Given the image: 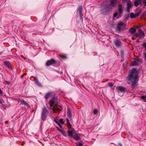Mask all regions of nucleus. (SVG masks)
I'll use <instances>...</instances> for the list:
<instances>
[{
	"label": "nucleus",
	"instance_id": "10",
	"mask_svg": "<svg viewBox=\"0 0 146 146\" xmlns=\"http://www.w3.org/2000/svg\"><path fill=\"white\" fill-rule=\"evenodd\" d=\"M118 10L119 15L121 14L122 13V6L121 4H119L117 7Z\"/></svg>",
	"mask_w": 146,
	"mask_h": 146
},
{
	"label": "nucleus",
	"instance_id": "33",
	"mask_svg": "<svg viewBox=\"0 0 146 146\" xmlns=\"http://www.w3.org/2000/svg\"><path fill=\"white\" fill-rule=\"evenodd\" d=\"M139 33L141 34V33H144L142 31V30L141 29H140L138 31Z\"/></svg>",
	"mask_w": 146,
	"mask_h": 146
},
{
	"label": "nucleus",
	"instance_id": "44",
	"mask_svg": "<svg viewBox=\"0 0 146 146\" xmlns=\"http://www.w3.org/2000/svg\"><path fill=\"white\" fill-rule=\"evenodd\" d=\"M119 146H122V145L120 143L119 144Z\"/></svg>",
	"mask_w": 146,
	"mask_h": 146
},
{
	"label": "nucleus",
	"instance_id": "28",
	"mask_svg": "<svg viewBox=\"0 0 146 146\" xmlns=\"http://www.w3.org/2000/svg\"><path fill=\"white\" fill-rule=\"evenodd\" d=\"M77 146H82L83 144L80 142H78L76 144Z\"/></svg>",
	"mask_w": 146,
	"mask_h": 146
},
{
	"label": "nucleus",
	"instance_id": "2",
	"mask_svg": "<svg viewBox=\"0 0 146 146\" xmlns=\"http://www.w3.org/2000/svg\"><path fill=\"white\" fill-rule=\"evenodd\" d=\"M54 103L55 102L54 100H51L50 101L49 104L51 107V109L54 112L56 113L62 110V108L60 106L57 105H56L53 107H52Z\"/></svg>",
	"mask_w": 146,
	"mask_h": 146
},
{
	"label": "nucleus",
	"instance_id": "18",
	"mask_svg": "<svg viewBox=\"0 0 146 146\" xmlns=\"http://www.w3.org/2000/svg\"><path fill=\"white\" fill-rule=\"evenodd\" d=\"M34 81L36 84H37L38 85L40 86L41 85V84L39 82L38 79L37 78H34Z\"/></svg>",
	"mask_w": 146,
	"mask_h": 146
},
{
	"label": "nucleus",
	"instance_id": "6",
	"mask_svg": "<svg viewBox=\"0 0 146 146\" xmlns=\"http://www.w3.org/2000/svg\"><path fill=\"white\" fill-rule=\"evenodd\" d=\"M114 44L116 47H119L121 45V43L119 39H116L114 41Z\"/></svg>",
	"mask_w": 146,
	"mask_h": 146
},
{
	"label": "nucleus",
	"instance_id": "29",
	"mask_svg": "<svg viewBox=\"0 0 146 146\" xmlns=\"http://www.w3.org/2000/svg\"><path fill=\"white\" fill-rule=\"evenodd\" d=\"M108 86L110 87V88H111L113 86V84H112L111 83H109L108 84Z\"/></svg>",
	"mask_w": 146,
	"mask_h": 146
},
{
	"label": "nucleus",
	"instance_id": "41",
	"mask_svg": "<svg viewBox=\"0 0 146 146\" xmlns=\"http://www.w3.org/2000/svg\"><path fill=\"white\" fill-rule=\"evenodd\" d=\"M3 94V92L1 90V89L0 88V94Z\"/></svg>",
	"mask_w": 146,
	"mask_h": 146
},
{
	"label": "nucleus",
	"instance_id": "22",
	"mask_svg": "<svg viewBox=\"0 0 146 146\" xmlns=\"http://www.w3.org/2000/svg\"><path fill=\"white\" fill-rule=\"evenodd\" d=\"M59 131L61 133L62 135H63L64 136L66 135V133L65 131H64L63 130H62L61 129L59 130Z\"/></svg>",
	"mask_w": 146,
	"mask_h": 146
},
{
	"label": "nucleus",
	"instance_id": "32",
	"mask_svg": "<svg viewBox=\"0 0 146 146\" xmlns=\"http://www.w3.org/2000/svg\"><path fill=\"white\" fill-rule=\"evenodd\" d=\"M118 13L117 12H116L115 13L113 14V17H116L117 16Z\"/></svg>",
	"mask_w": 146,
	"mask_h": 146
},
{
	"label": "nucleus",
	"instance_id": "4",
	"mask_svg": "<svg viewBox=\"0 0 146 146\" xmlns=\"http://www.w3.org/2000/svg\"><path fill=\"white\" fill-rule=\"evenodd\" d=\"M125 27V25L122 22L119 23L117 27V30L120 31L121 30L123 29Z\"/></svg>",
	"mask_w": 146,
	"mask_h": 146
},
{
	"label": "nucleus",
	"instance_id": "40",
	"mask_svg": "<svg viewBox=\"0 0 146 146\" xmlns=\"http://www.w3.org/2000/svg\"><path fill=\"white\" fill-rule=\"evenodd\" d=\"M143 2L145 4V5L146 6V0H144Z\"/></svg>",
	"mask_w": 146,
	"mask_h": 146
},
{
	"label": "nucleus",
	"instance_id": "12",
	"mask_svg": "<svg viewBox=\"0 0 146 146\" xmlns=\"http://www.w3.org/2000/svg\"><path fill=\"white\" fill-rule=\"evenodd\" d=\"M127 12L129 11V10L132 6V5L130 1H128L127 4Z\"/></svg>",
	"mask_w": 146,
	"mask_h": 146
},
{
	"label": "nucleus",
	"instance_id": "8",
	"mask_svg": "<svg viewBox=\"0 0 146 146\" xmlns=\"http://www.w3.org/2000/svg\"><path fill=\"white\" fill-rule=\"evenodd\" d=\"M56 62L55 60L51 59L50 60L47 62L46 63V65L47 66H49L52 64H54Z\"/></svg>",
	"mask_w": 146,
	"mask_h": 146
},
{
	"label": "nucleus",
	"instance_id": "38",
	"mask_svg": "<svg viewBox=\"0 0 146 146\" xmlns=\"http://www.w3.org/2000/svg\"><path fill=\"white\" fill-rule=\"evenodd\" d=\"M57 123H58V124H57L59 126V127H60V128H62V125L59 123V122H57Z\"/></svg>",
	"mask_w": 146,
	"mask_h": 146
},
{
	"label": "nucleus",
	"instance_id": "9",
	"mask_svg": "<svg viewBox=\"0 0 146 146\" xmlns=\"http://www.w3.org/2000/svg\"><path fill=\"white\" fill-rule=\"evenodd\" d=\"M67 114L68 116L70 119H72V117L71 112L70 108H68L67 110Z\"/></svg>",
	"mask_w": 146,
	"mask_h": 146
},
{
	"label": "nucleus",
	"instance_id": "24",
	"mask_svg": "<svg viewBox=\"0 0 146 146\" xmlns=\"http://www.w3.org/2000/svg\"><path fill=\"white\" fill-rule=\"evenodd\" d=\"M130 17L131 18H133L135 17V15L133 13H131L130 14Z\"/></svg>",
	"mask_w": 146,
	"mask_h": 146
},
{
	"label": "nucleus",
	"instance_id": "27",
	"mask_svg": "<svg viewBox=\"0 0 146 146\" xmlns=\"http://www.w3.org/2000/svg\"><path fill=\"white\" fill-rule=\"evenodd\" d=\"M6 64L8 66V67L9 68L10 67H11V65L9 62H7Z\"/></svg>",
	"mask_w": 146,
	"mask_h": 146
},
{
	"label": "nucleus",
	"instance_id": "34",
	"mask_svg": "<svg viewBox=\"0 0 146 146\" xmlns=\"http://www.w3.org/2000/svg\"><path fill=\"white\" fill-rule=\"evenodd\" d=\"M133 36L135 38H138V33H135L133 34Z\"/></svg>",
	"mask_w": 146,
	"mask_h": 146
},
{
	"label": "nucleus",
	"instance_id": "26",
	"mask_svg": "<svg viewBox=\"0 0 146 146\" xmlns=\"http://www.w3.org/2000/svg\"><path fill=\"white\" fill-rule=\"evenodd\" d=\"M141 98L144 100V101L146 102V96H143Z\"/></svg>",
	"mask_w": 146,
	"mask_h": 146
},
{
	"label": "nucleus",
	"instance_id": "1",
	"mask_svg": "<svg viewBox=\"0 0 146 146\" xmlns=\"http://www.w3.org/2000/svg\"><path fill=\"white\" fill-rule=\"evenodd\" d=\"M138 72L135 68H133L129 71V74L127 77L128 81V83H131V87L134 89L137 85V83L138 80Z\"/></svg>",
	"mask_w": 146,
	"mask_h": 146
},
{
	"label": "nucleus",
	"instance_id": "20",
	"mask_svg": "<svg viewBox=\"0 0 146 146\" xmlns=\"http://www.w3.org/2000/svg\"><path fill=\"white\" fill-rule=\"evenodd\" d=\"M129 32L131 34L133 33L136 32V30L134 28H132L129 29Z\"/></svg>",
	"mask_w": 146,
	"mask_h": 146
},
{
	"label": "nucleus",
	"instance_id": "36",
	"mask_svg": "<svg viewBox=\"0 0 146 146\" xmlns=\"http://www.w3.org/2000/svg\"><path fill=\"white\" fill-rule=\"evenodd\" d=\"M143 55L144 56L145 59L146 60V52L143 53Z\"/></svg>",
	"mask_w": 146,
	"mask_h": 146
},
{
	"label": "nucleus",
	"instance_id": "16",
	"mask_svg": "<svg viewBox=\"0 0 146 146\" xmlns=\"http://www.w3.org/2000/svg\"><path fill=\"white\" fill-rule=\"evenodd\" d=\"M51 94V92H48L46 94L45 98L46 100H47L48 99V98L50 96Z\"/></svg>",
	"mask_w": 146,
	"mask_h": 146
},
{
	"label": "nucleus",
	"instance_id": "45",
	"mask_svg": "<svg viewBox=\"0 0 146 146\" xmlns=\"http://www.w3.org/2000/svg\"><path fill=\"white\" fill-rule=\"evenodd\" d=\"M80 8V9H82V6H80L79 7Z\"/></svg>",
	"mask_w": 146,
	"mask_h": 146
},
{
	"label": "nucleus",
	"instance_id": "7",
	"mask_svg": "<svg viewBox=\"0 0 146 146\" xmlns=\"http://www.w3.org/2000/svg\"><path fill=\"white\" fill-rule=\"evenodd\" d=\"M136 59L137 61H134L131 63V66L138 65L139 64V58H136Z\"/></svg>",
	"mask_w": 146,
	"mask_h": 146
},
{
	"label": "nucleus",
	"instance_id": "31",
	"mask_svg": "<svg viewBox=\"0 0 146 146\" xmlns=\"http://www.w3.org/2000/svg\"><path fill=\"white\" fill-rule=\"evenodd\" d=\"M98 111L97 110L95 109L93 111V113L94 114H96L98 113Z\"/></svg>",
	"mask_w": 146,
	"mask_h": 146
},
{
	"label": "nucleus",
	"instance_id": "30",
	"mask_svg": "<svg viewBox=\"0 0 146 146\" xmlns=\"http://www.w3.org/2000/svg\"><path fill=\"white\" fill-rule=\"evenodd\" d=\"M60 122L61 124H63L64 123V121H63V119H61L60 120Z\"/></svg>",
	"mask_w": 146,
	"mask_h": 146
},
{
	"label": "nucleus",
	"instance_id": "11",
	"mask_svg": "<svg viewBox=\"0 0 146 146\" xmlns=\"http://www.w3.org/2000/svg\"><path fill=\"white\" fill-rule=\"evenodd\" d=\"M117 0H110V4L112 7H114L116 5L117 3Z\"/></svg>",
	"mask_w": 146,
	"mask_h": 146
},
{
	"label": "nucleus",
	"instance_id": "39",
	"mask_svg": "<svg viewBox=\"0 0 146 146\" xmlns=\"http://www.w3.org/2000/svg\"><path fill=\"white\" fill-rule=\"evenodd\" d=\"M5 84H7V85H9L10 84V82L7 81H6L5 82Z\"/></svg>",
	"mask_w": 146,
	"mask_h": 146
},
{
	"label": "nucleus",
	"instance_id": "46",
	"mask_svg": "<svg viewBox=\"0 0 146 146\" xmlns=\"http://www.w3.org/2000/svg\"><path fill=\"white\" fill-rule=\"evenodd\" d=\"M129 17V16H128V17Z\"/></svg>",
	"mask_w": 146,
	"mask_h": 146
},
{
	"label": "nucleus",
	"instance_id": "21",
	"mask_svg": "<svg viewBox=\"0 0 146 146\" xmlns=\"http://www.w3.org/2000/svg\"><path fill=\"white\" fill-rule=\"evenodd\" d=\"M144 36L145 35L144 33H138V38H141L142 37Z\"/></svg>",
	"mask_w": 146,
	"mask_h": 146
},
{
	"label": "nucleus",
	"instance_id": "3",
	"mask_svg": "<svg viewBox=\"0 0 146 146\" xmlns=\"http://www.w3.org/2000/svg\"><path fill=\"white\" fill-rule=\"evenodd\" d=\"M48 113L49 112L45 107H44L42 108L41 113V118L42 120L44 121L46 119Z\"/></svg>",
	"mask_w": 146,
	"mask_h": 146
},
{
	"label": "nucleus",
	"instance_id": "23",
	"mask_svg": "<svg viewBox=\"0 0 146 146\" xmlns=\"http://www.w3.org/2000/svg\"><path fill=\"white\" fill-rule=\"evenodd\" d=\"M59 56L63 59H66V56L65 54H61L59 55Z\"/></svg>",
	"mask_w": 146,
	"mask_h": 146
},
{
	"label": "nucleus",
	"instance_id": "19",
	"mask_svg": "<svg viewBox=\"0 0 146 146\" xmlns=\"http://www.w3.org/2000/svg\"><path fill=\"white\" fill-rule=\"evenodd\" d=\"M66 122L67 125V126L69 127L70 128H71V126L69 121L68 119V118H66Z\"/></svg>",
	"mask_w": 146,
	"mask_h": 146
},
{
	"label": "nucleus",
	"instance_id": "13",
	"mask_svg": "<svg viewBox=\"0 0 146 146\" xmlns=\"http://www.w3.org/2000/svg\"><path fill=\"white\" fill-rule=\"evenodd\" d=\"M18 101L20 102L21 104L22 105H25L27 102L21 98H19L18 99Z\"/></svg>",
	"mask_w": 146,
	"mask_h": 146
},
{
	"label": "nucleus",
	"instance_id": "25",
	"mask_svg": "<svg viewBox=\"0 0 146 146\" xmlns=\"http://www.w3.org/2000/svg\"><path fill=\"white\" fill-rule=\"evenodd\" d=\"M24 105L25 106V108H26L27 109H29L30 108V106L27 102Z\"/></svg>",
	"mask_w": 146,
	"mask_h": 146
},
{
	"label": "nucleus",
	"instance_id": "43",
	"mask_svg": "<svg viewBox=\"0 0 146 146\" xmlns=\"http://www.w3.org/2000/svg\"><path fill=\"white\" fill-rule=\"evenodd\" d=\"M56 129H57L59 131V130H60L61 129L59 128L58 127H56Z\"/></svg>",
	"mask_w": 146,
	"mask_h": 146
},
{
	"label": "nucleus",
	"instance_id": "37",
	"mask_svg": "<svg viewBox=\"0 0 146 146\" xmlns=\"http://www.w3.org/2000/svg\"><path fill=\"white\" fill-rule=\"evenodd\" d=\"M54 121H55V122L57 124H58V123H57V122H59L57 121V120L55 118H54Z\"/></svg>",
	"mask_w": 146,
	"mask_h": 146
},
{
	"label": "nucleus",
	"instance_id": "17",
	"mask_svg": "<svg viewBox=\"0 0 146 146\" xmlns=\"http://www.w3.org/2000/svg\"><path fill=\"white\" fill-rule=\"evenodd\" d=\"M73 137L76 140H78L80 139L79 136L77 134L74 135L73 136Z\"/></svg>",
	"mask_w": 146,
	"mask_h": 146
},
{
	"label": "nucleus",
	"instance_id": "15",
	"mask_svg": "<svg viewBox=\"0 0 146 146\" xmlns=\"http://www.w3.org/2000/svg\"><path fill=\"white\" fill-rule=\"evenodd\" d=\"M74 131H71L69 130L68 131V135L70 136H72L73 135V134H74Z\"/></svg>",
	"mask_w": 146,
	"mask_h": 146
},
{
	"label": "nucleus",
	"instance_id": "14",
	"mask_svg": "<svg viewBox=\"0 0 146 146\" xmlns=\"http://www.w3.org/2000/svg\"><path fill=\"white\" fill-rule=\"evenodd\" d=\"M141 3V1L140 0H136L134 2V5L136 7H137Z\"/></svg>",
	"mask_w": 146,
	"mask_h": 146
},
{
	"label": "nucleus",
	"instance_id": "42",
	"mask_svg": "<svg viewBox=\"0 0 146 146\" xmlns=\"http://www.w3.org/2000/svg\"><path fill=\"white\" fill-rule=\"evenodd\" d=\"M135 39H136V38H135V37H134V36L133 37H132V40H134Z\"/></svg>",
	"mask_w": 146,
	"mask_h": 146
},
{
	"label": "nucleus",
	"instance_id": "5",
	"mask_svg": "<svg viewBox=\"0 0 146 146\" xmlns=\"http://www.w3.org/2000/svg\"><path fill=\"white\" fill-rule=\"evenodd\" d=\"M116 90L118 93L122 92L124 93L126 91V89L124 87L119 86L116 87Z\"/></svg>",
	"mask_w": 146,
	"mask_h": 146
},
{
	"label": "nucleus",
	"instance_id": "35",
	"mask_svg": "<svg viewBox=\"0 0 146 146\" xmlns=\"http://www.w3.org/2000/svg\"><path fill=\"white\" fill-rule=\"evenodd\" d=\"M142 46L143 47L145 48V49L146 50V42L145 43H143L142 44Z\"/></svg>",
	"mask_w": 146,
	"mask_h": 146
}]
</instances>
